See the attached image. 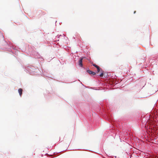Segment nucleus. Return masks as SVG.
Instances as JSON below:
<instances>
[{
	"label": "nucleus",
	"mask_w": 158,
	"mask_h": 158,
	"mask_svg": "<svg viewBox=\"0 0 158 158\" xmlns=\"http://www.w3.org/2000/svg\"><path fill=\"white\" fill-rule=\"evenodd\" d=\"M97 70H98V72H100V67H99V66L97 68Z\"/></svg>",
	"instance_id": "obj_4"
},
{
	"label": "nucleus",
	"mask_w": 158,
	"mask_h": 158,
	"mask_svg": "<svg viewBox=\"0 0 158 158\" xmlns=\"http://www.w3.org/2000/svg\"><path fill=\"white\" fill-rule=\"evenodd\" d=\"M99 66H98L97 65H96V66H95V67L97 68Z\"/></svg>",
	"instance_id": "obj_7"
},
{
	"label": "nucleus",
	"mask_w": 158,
	"mask_h": 158,
	"mask_svg": "<svg viewBox=\"0 0 158 158\" xmlns=\"http://www.w3.org/2000/svg\"><path fill=\"white\" fill-rule=\"evenodd\" d=\"M82 60L83 58L81 57L80 59L79 60L78 65L81 67L82 66Z\"/></svg>",
	"instance_id": "obj_1"
},
{
	"label": "nucleus",
	"mask_w": 158,
	"mask_h": 158,
	"mask_svg": "<svg viewBox=\"0 0 158 158\" xmlns=\"http://www.w3.org/2000/svg\"><path fill=\"white\" fill-rule=\"evenodd\" d=\"M93 65L95 67V66H96L97 65H96L95 64H93Z\"/></svg>",
	"instance_id": "obj_6"
},
{
	"label": "nucleus",
	"mask_w": 158,
	"mask_h": 158,
	"mask_svg": "<svg viewBox=\"0 0 158 158\" xmlns=\"http://www.w3.org/2000/svg\"><path fill=\"white\" fill-rule=\"evenodd\" d=\"M135 12H136V11H135L134 12V13H135Z\"/></svg>",
	"instance_id": "obj_8"
},
{
	"label": "nucleus",
	"mask_w": 158,
	"mask_h": 158,
	"mask_svg": "<svg viewBox=\"0 0 158 158\" xmlns=\"http://www.w3.org/2000/svg\"><path fill=\"white\" fill-rule=\"evenodd\" d=\"M87 72L89 74H92L93 75H95L96 74L94 72H93L92 71H91L90 70H87Z\"/></svg>",
	"instance_id": "obj_2"
},
{
	"label": "nucleus",
	"mask_w": 158,
	"mask_h": 158,
	"mask_svg": "<svg viewBox=\"0 0 158 158\" xmlns=\"http://www.w3.org/2000/svg\"><path fill=\"white\" fill-rule=\"evenodd\" d=\"M103 76V73L102 72L100 75V77H102Z\"/></svg>",
	"instance_id": "obj_5"
},
{
	"label": "nucleus",
	"mask_w": 158,
	"mask_h": 158,
	"mask_svg": "<svg viewBox=\"0 0 158 158\" xmlns=\"http://www.w3.org/2000/svg\"><path fill=\"white\" fill-rule=\"evenodd\" d=\"M23 89L21 88H19L18 89V92L19 95L21 97L22 94Z\"/></svg>",
	"instance_id": "obj_3"
}]
</instances>
